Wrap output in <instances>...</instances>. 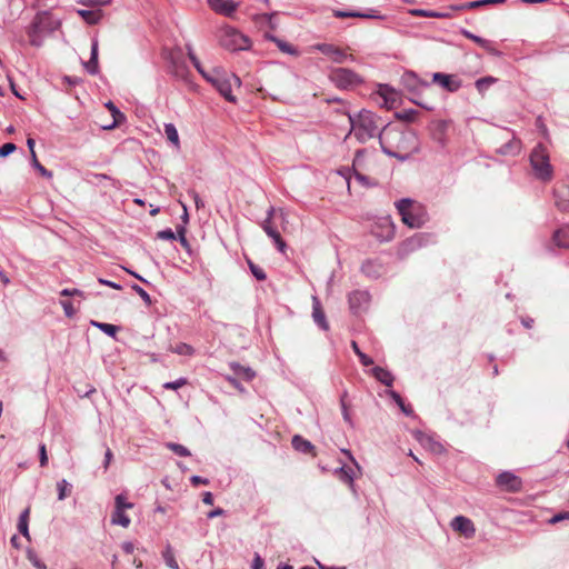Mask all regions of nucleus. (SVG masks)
I'll return each instance as SVG.
<instances>
[{"label":"nucleus","mask_w":569,"mask_h":569,"mask_svg":"<svg viewBox=\"0 0 569 569\" xmlns=\"http://www.w3.org/2000/svg\"><path fill=\"white\" fill-rule=\"evenodd\" d=\"M495 82H497V79L488 76V77L478 79L475 84L479 92H483Z\"/></svg>","instance_id":"49530a36"},{"label":"nucleus","mask_w":569,"mask_h":569,"mask_svg":"<svg viewBox=\"0 0 569 569\" xmlns=\"http://www.w3.org/2000/svg\"><path fill=\"white\" fill-rule=\"evenodd\" d=\"M351 347L355 353L358 356L359 361L361 362L362 366L368 367L373 363V360L360 350L356 341L351 342Z\"/></svg>","instance_id":"c03bdc74"},{"label":"nucleus","mask_w":569,"mask_h":569,"mask_svg":"<svg viewBox=\"0 0 569 569\" xmlns=\"http://www.w3.org/2000/svg\"><path fill=\"white\" fill-rule=\"evenodd\" d=\"M460 33L463 37H466L467 39H470L473 42H476L478 46H480L482 49H485L488 53H490V54H492L495 57H500L501 56V52L499 50H497L496 48H493L492 42L490 40L481 38V37L470 32L469 30H467L465 28H462L460 30Z\"/></svg>","instance_id":"4be33fe9"},{"label":"nucleus","mask_w":569,"mask_h":569,"mask_svg":"<svg viewBox=\"0 0 569 569\" xmlns=\"http://www.w3.org/2000/svg\"><path fill=\"white\" fill-rule=\"evenodd\" d=\"M178 240L183 247H189V242L186 238V228L180 226L177 228Z\"/></svg>","instance_id":"13d9d810"},{"label":"nucleus","mask_w":569,"mask_h":569,"mask_svg":"<svg viewBox=\"0 0 569 569\" xmlns=\"http://www.w3.org/2000/svg\"><path fill=\"white\" fill-rule=\"evenodd\" d=\"M412 13L415 16L426 17V18L443 19V18H449L450 17V14L448 12L430 11V10H425V9H416V10L412 11Z\"/></svg>","instance_id":"58836bf2"},{"label":"nucleus","mask_w":569,"mask_h":569,"mask_svg":"<svg viewBox=\"0 0 569 569\" xmlns=\"http://www.w3.org/2000/svg\"><path fill=\"white\" fill-rule=\"evenodd\" d=\"M57 490H58V499L64 500L68 495L71 492V485L66 480L61 479L57 482Z\"/></svg>","instance_id":"37998d69"},{"label":"nucleus","mask_w":569,"mask_h":569,"mask_svg":"<svg viewBox=\"0 0 569 569\" xmlns=\"http://www.w3.org/2000/svg\"><path fill=\"white\" fill-rule=\"evenodd\" d=\"M530 166L535 177L542 181L548 182L553 177V168L550 163L549 152L542 143H538L529 157Z\"/></svg>","instance_id":"7ed1b4c3"},{"label":"nucleus","mask_w":569,"mask_h":569,"mask_svg":"<svg viewBox=\"0 0 569 569\" xmlns=\"http://www.w3.org/2000/svg\"><path fill=\"white\" fill-rule=\"evenodd\" d=\"M30 44L33 47H40L44 38L43 17L37 14L30 26L27 29Z\"/></svg>","instance_id":"9d476101"},{"label":"nucleus","mask_w":569,"mask_h":569,"mask_svg":"<svg viewBox=\"0 0 569 569\" xmlns=\"http://www.w3.org/2000/svg\"><path fill=\"white\" fill-rule=\"evenodd\" d=\"M565 519H569V511H565V512H559L557 515H555L550 520L549 522L550 523H557V522H560Z\"/></svg>","instance_id":"0e129e2a"},{"label":"nucleus","mask_w":569,"mask_h":569,"mask_svg":"<svg viewBox=\"0 0 569 569\" xmlns=\"http://www.w3.org/2000/svg\"><path fill=\"white\" fill-rule=\"evenodd\" d=\"M520 151V141L512 138L497 149V152L502 156H515Z\"/></svg>","instance_id":"2f4dec72"},{"label":"nucleus","mask_w":569,"mask_h":569,"mask_svg":"<svg viewBox=\"0 0 569 569\" xmlns=\"http://www.w3.org/2000/svg\"><path fill=\"white\" fill-rule=\"evenodd\" d=\"M124 511L126 509L114 508L111 515V523L128 528L131 523V519Z\"/></svg>","instance_id":"7c9ffc66"},{"label":"nucleus","mask_w":569,"mask_h":569,"mask_svg":"<svg viewBox=\"0 0 569 569\" xmlns=\"http://www.w3.org/2000/svg\"><path fill=\"white\" fill-rule=\"evenodd\" d=\"M560 193L559 191H555V198H556V204L560 210H569V202H565L560 200Z\"/></svg>","instance_id":"e2e57ef3"},{"label":"nucleus","mask_w":569,"mask_h":569,"mask_svg":"<svg viewBox=\"0 0 569 569\" xmlns=\"http://www.w3.org/2000/svg\"><path fill=\"white\" fill-rule=\"evenodd\" d=\"M231 369L236 376L241 377L247 381L252 380L256 376L254 371L250 367H244L237 362L231 363Z\"/></svg>","instance_id":"f704fd0d"},{"label":"nucleus","mask_w":569,"mask_h":569,"mask_svg":"<svg viewBox=\"0 0 569 569\" xmlns=\"http://www.w3.org/2000/svg\"><path fill=\"white\" fill-rule=\"evenodd\" d=\"M157 237L162 240H176L177 239L176 233L170 228L159 231L157 233Z\"/></svg>","instance_id":"5fc2aeb1"},{"label":"nucleus","mask_w":569,"mask_h":569,"mask_svg":"<svg viewBox=\"0 0 569 569\" xmlns=\"http://www.w3.org/2000/svg\"><path fill=\"white\" fill-rule=\"evenodd\" d=\"M211 83L219 93L229 102H236L237 98L232 94V87H240L241 80L234 73H228L226 70L221 68H216L212 70V77L208 81Z\"/></svg>","instance_id":"20e7f679"},{"label":"nucleus","mask_w":569,"mask_h":569,"mask_svg":"<svg viewBox=\"0 0 569 569\" xmlns=\"http://www.w3.org/2000/svg\"><path fill=\"white\" fill-rule=\"evenodd\" d=\"M189 196L193 199L197 209L204 207V202L202 201L198 192H196L194 190H190Z\"/></svg>","instance_id":"680f3d73"},{"label":"nucleus","mask_w":569,"mask_h":569,"mask_svg":"<svg viewBox=\"0 0 569 569\" xmlns=\"http://www.w3.org/2000/svg\"><path fill=\"white\" fill-rule=\"evenodd\" d=\"M340 407H341L342 418H343L345 422H347L350 427H353V421L349 413L347 402H343V400H342Z\"/></svg>","instance_id":"6e6d98bb"},{"label":"nucleus","mask_w":569,"mask_h":569,"mask_svg":"<svg viewBox=\"0 0 569 569\" xmlns=\"http://www.w3.org/2000/svg\"><path fill=\"white\" fill-rule=\"evenodd\" d=\"M432 241V234L426 232H419L413 234L412 237L406 239L399 248V253L401 256H407Z\"/></svg>","instance_id":"0eeeda50"},{"label":"nucleus","mask_w":569,"mask_h":569,"mask_svg":"<svg viewBox=\"0 0 569 569\" xmlns=\"http://www.w3.org/2000/svg\"><path fill=\"white\" fill-rule=\"evenodd\" d=\"M18 531L26 537L28 540L30 539L29 535V522H18L17 525Z\"/></svg>","instance_id":"052dcab7"},{"label":"nucleus","mask_w":569,"mask_h":569,"mask_svg":"<svg viewBox=\"0 0 569 569\" xmlns=\"http://www.w3.org/2000/svg\"><path fill=\"white\" fill-rule=\"evenodd\" d=\"M332 13H333V17L340 18V19H345V18H362V19H378V20L386 19V17L383 14L379 13L375 9H369L367 12L356 11V10L347 11V10L336 9V10H333Z\"/></svg>","instance_id":"f3484780"},{"label":"nucleus","mask_w":569,"mask_h":569,"mask_svg":"<svg viewBox=\"0 0 569 569\" xmlns=\"http://www.w3.org/2000/svg\"><path fill=\"white\" fill-rule=\"evenodd\" d=\"M432 81L448 92H457L462 87L461 80L455 74L435 72L432 74Z\"/></svg>","instance_id":"f8f14e48"},{"label":"nucleus","mask_w":569,"mask_h":569,"mask_svg":"<svg viewBox=\"0 0 569 569\" xmlns=\"http://www.w3.org/2000/svg\"><path fill=\"white\" fill-rule=\"evenodd\" d=\"M78 14L88 24H97L102 18V11L100 9H97V10L80 9V10H78Z\"/></svg>","instance_id":"473e14b6"},{"label":"nucleus","mask_w":569,"mask_h":569,"mask_svg":"<svg viewBox=\"0 0 569 569\" xmlns=\"http://www.w3.org/2000/svg\"><path fill=\"white\" fill-rule=\"evenodd\" d=\"M387 393L389 397L397 403V406L400 408V410L406 415L407 417L413 416V410L410 405H406L400 393H398L395 390H388Z\"/></svg>","instance_id":"72a5a7b5"},{"label":"nucleus","mask_w":569,"mask_h":569,"mask_svg":"<svg viewBox=\"0 0 569 569\" xmlns=\"http://www.w3.org/2000/svg\"><path fill=\"white\" fill-rule=\"evenodd\" d=\"M61 296L63 297H69V296H79V297H82L83 296V292L79 289H63L61 290L60 292Z\"/></svg>","instance_id":"338daca9"},{"label":"nucleus","mask_w":569,"mask_h":569,"mask_svg":"<svg viewBox=\"0 0 569 569\" xmlns=\"http://www.w3.org/2000/svg\"><path fill=\"white\" fill-rule=\"evenodd\" d=\"M292 448L302 453H309L313 450V445L299 435H295L291 440Z\"/></svg>","instance_id":"c85d7f7f"},{"label":"nucleus","mask_w":569,"mask_h":569,"mask_svg":"<svg viewBox=\"0 0 569 569\" xmlns=\"http://www.w3.org/2000/svg\"><path fill=\"white\" fill-rule=\"evenodd\" d=\"M450 526L452 530L461 533L467 539H470L476 535V527L468 517L456 516L452 518Z\"/></svg>","instance_id":"2eb2a0df"},{"label":"nucleus","mask_w":569,"mask_h":569,"mask_svg":"<svg viewBox=\"0 0 569 569\" xmlns=\"http://www.w3.org/2000/svg\"><path fill=\"white\" fill-rule=\"evenodd\" d=\"M361 272L369 279H378L385 273V267L378 260H366L361 264Z\"/></svg>","instance_id":"5701e85b"},{"label":"nucleus","mask_w":569,"mask_h":569,"mask_svg":"<svg viewBox=\"0 0 569 569\" xmlns=\"http://www.w3.org/2000/svg\"><path fill=\"white\" fill-rule=\"evenodd\" d=\"M418 116V111L416 109H405L395 113V117L398 120L405 122H413Z\"/></svg>","instance_id":"ea45409f"},{"label":"nucleus","mask_w":569,"mask_h":569,"mask_svg":"<svg viewBox=\"0 0 569 569\" xmlns=\"http://www.w3.org/2000/svg\"><path fill=\"white\" fill-rule=\"evenodd\" d=\"M264 565L263 559L259 553H254L253 560H252V569H262Z\"/></svg>","instance_id":"774afa93"},{"label":"nucleus","mask_w":569,"mask_h":569,"mask_svg":"<svg viewBox=\"0 0 569 569\" xmlns=\"http://www.w3.org/2000/svg\"><path fill=\"white\" fill-rule=\"evenodd\" d=\"M312 318L315 323L322 330L327 331L329 329V323L326 319V315L320 306V302L317 298H313V307H312Z\"/></svg>","instance_id":"a878e982"},{"label":"nucleus","mask_w":569,"mask_h":569,"mask_svg":"<svg viewBox=\"0 0 569 569\" xmlns=\"http://www.w3.org/2000/svg\"><path fill=\"white\" fill-rule=\"evenodd\" d=\"M496 481L499 487L509 492H518L522 487L521 479L510 471L500 472Z\"/></svg>","instance_id":"dca6fc26"},{"label":"nucleus","mask_w":569,"mask_h":569,"mask_svg":"<svg viewBox=\"0 0 569 569\" xmlns=\"http://www.w3.org/2000/svg\"><path fill=\"white\" fill-rule=\"evenodd\" d=\"M227 380L230 382V385L232 387H234L240 392H244L246 391L244 387L242 386V383L237 378L230 376V377H227Z\"/></svg>","instance_id":"69168bd1"},{"label":"nucleus","mask_w":569,"mask_h":569,"mask_svg":"<svg viewBox=\"0 0 569 569\" xmlns=\"http://www.w3.org/2000/svg\"><path fill=\"white\" fill-rule=\"evenodd\" d=\"M164 134L168 141H170L174 148H180L179 133L173 123H164Z\"/></svg>","instance_id":"c9c22d12"},{"label":"nucleus","mask_w":569,"mask_h":569,"mask_svg":"<svg viewBox=\"0 0 569 569\" xmlns=\"http://www.w3.org/2000/svg\"><path fill=\"white\" fill-rule=\"evenodd\" d=\"M114 508L118 509H131L133 508V503L128 502L124 495H117L114 498Z\"/></svg>","instance_id":"8fccbe9b"},{"label":"nucleus","mask_w":569,"mask_h":569,"mask_svg":"<svg viewBox=\"0 0 569 569\" xmlns=\"http://www.w3.org/2000/svg\"><path fill=\"white\" fill-rule=\"evenodd\" d=\"M171 351L177 355L189 356V357L193 356V353H194L193 347L188 343H184V342L178 343L174 348L171 349Z\"/></svg>","instance_id":"a18cd8bd"},{"label":"nucleus","mask_w":569,"mask_h":569,"mask_svg":"<svg viewBox=\"0 0 569 569\" xmlns=\"http://www.w3.org/2000/svg\"><path fill=\"white\" fill-rule=\"evenodd\" d=\"M162 559L170 569H180L170 545H167L164 550L162 551Z\"/></svg>","instance_id":"4c0bfd02"},{"label":"nucleus","mask_w":569,"mask_h":569,"mask_svg":"<svg viewBox=\"0 0 569 569\" xmlns=\"http://www.w3.org/2000/svg\"><path fill=\"white\" fill-rule=\"evenodd\" d=\"M348 302L353 315H361L369 308L370 293L367 290H355L349 293Z\"/></svg>","instance_id":"6e6552de"},{"label":"nucleus","mask_w":569,"mask_h":569,"mask_svg":"<svg viewBox=\"0 0 569 569\" xmlns=\"http://www.w3.org/2000/svg\"><path fill=\"white\" fill-rule=\"evenodd\" d=\"M187 383H188L187 378L181 377V378H179V379H177L174 381L166 382L163 385V388L164 389H169V390H177V389L186 386Z\"/></svg>","instance_id":"603ef678"},{"label":"nucleus","mask_w":569,"mask_h":569,"mask_svg":"<svg viewBox=\"0 0 569 569\" xmlns=\"http://www.w3.org/2000/svg\"><path fill=\"white\" fill-rule=\"evenodd\" d=\"M17 149V146L13 142H7L2 146H0V158L8 157L12 152H14Z\"/></svg>","instance_id":"864d4df0"},{"label":"nucleus","mask_w":569,"mask_h":569,"mask_svg":"<svg viewBox=\"0 0 569 569\" xmlns=\"http://www.w3.org/2000/svg\"><path fill=\"white\" fill-rule=\"evenodd\" d=\"M106 107L111 112V114L113 117V121L111 124L104 126L103 129H106V130L113 129L126 120L124 114L114 106L113 102H111V101L107 102Z\"/></svg>","instance_id":"c756f323"},{"label":"nucleus","mask_w":569,"mask_h":569,"mask_svg":"<svg viewBox=\"0 0 569 569\" xmlns=\"http://www.w3.org/2000/svg\"><path fill=\"white\" fill-rule=\"evenodd\" d=\"M371 373L382 385L387 387H391L393 385L395 377L389 370L377 366L372 368Z\"/></svg>","instance_id":"bb28decb"},{"label":"nucleus","mask_w":569,"mask_h":569,"mask_svg":"<svg viewBox=\"0 0 569 569\" xmlns=\"http://www.w3.org/2000/svg\"><path fill=\"white\" fill-rule=\"evenodd\" d=\"M274 212V208L270 207L267 211V218L263 220L261 227L263 231L273 240L277 249L280 252H284L287 244L281 238L279 231L272 226L271 219Z\"/></svg>","instance_id":"1a4fd4ad"},{"label":"nucleus","mask_w":569,"mask_h":569,"mask_svg":"<svg viewBox=\"0 0 569 569\" xmlns=\"http://www.w3.org/2000/svg\"><path fill=\"white\" fill-rule=\"evenodd\" d=\"M131 289L140 296V298L146 302V305H151V297L142 287H140L137 283H133L131 286Z\"/></svg>","instance_id":"3c124183"},{"label":"nucleus","mask_w":569,"mask_h":569,"mask_svg":"<svg viewBox=\"0 0 569 569\" xmlns=\"http://www.w3.org/2000/svg\"><path fill=\"white\" fill-rule=\"evenodd\" d=\"M395 204L401 217V221L411 229H419L429 220L426 208L410 198H402Z\"/></svg>","instance_id":"f03ea898"},{"label":"nucleus","mask_w":569,"mask_h":569,"mask_svg":"<svg viewBox=\"0 0 569 569\" xmlns=\"http://www.w3.org/2000/svg\"><path fill=\"white\" fill-rule=\"evenodd\" d=\"M39 461L41 467H44L48 463L47 448L44 443L39 445Z\"/></svg>","instance_id":"4d7b16f0"},{"label":"nucleus","mask_w":569,"mask_h":569,"mask_svg":"<svg viewBox=\"0 0 569 569\" xmlns=\"http://www.w3.org/2000/svg\"><path fill=\"white\" fill-rule=\"evenodd\" d=\"M90 323H91V326L98 328L100 331H102L103 333H106L107 336H109L111 338H116V335L119 331V327L116 325L99 322L96 320H91Z\"/></svg>","instance_id":"e433bc0d"},{"label":"nucleus","mask_w":569,"mask_h":569,"mask_svg":"<svg viewBox=\"0 0 569 569\" xmlns=\"http://www.w3.org/2000/svg\"><path fill=\"white\" fill-rule=\"evenodd\" d=\"M335 475L339 477V479L346 483H348L351 491L357 495L356 486H355V471L352 468L347 466H341L335 469Z\"/></svg>","instance_id":"393cba45"},{"label":"nucleus","mask_w":569,"mask_h":569,"mask_svg":"<svg viewBox=\"0 0 569 569\" xmlns=\"http://www.w3.org/2000/svg\"><path fill=\"white\" fill-rule=\"evenodd\" d=\"M166 448H168L169 450H171L173 453H176L177 456L179 457H189L191 456V452L190 450L180 445V443H176V442H166Z\"/></svg>","instance_id":"a19ab883"},{"label":"nucleus","mask_w":569,"mask_h":569,"mask_svg":"<svg viewBox=\"0 0 569 569\" xmlns=\"http://www.w3.org/2000/svg\"><path fill=\"white\" fill-rule=\"evenodd\" d=\"M351 131L355 138L365 143L375 137H381L380 126L386 128L381 119L370 110L362 109L358 112L348 113Z\"/></svg>","instance_id":"f257e3e1"},{"label":"nucleus","mask_w":569,"mask_h":569,"mask_svg":"<svg viewBox=\"0 0 569 569\" xmlns=\"http://www.w3.org/2000/svg\"><path fill=\"white\" fill-rule=\"evenodd\" d=\"M315 49L330 58L336 63H343L348 59H352V56L331 43H317Z\"/></svg>","instance_id":"9b49d317"},{"label":"nucleus","mask_w":569,"mask_h":569,"mask_svg":"<svg viewBox=\"0 0 569 569\" xmlns=\"http://www.w3.org/2000/svg\"><path fill=\"white\" fill-rule=\"evenodd\" d=\"M272 42H274L277 44V47L279 48V50L281 52H284V53H288L291 56L298 54V50L295 47H292L290 43L283 41L277 37H272Z\"/></svg>","instance_id":"79ce46f5"},{"label":"nucleus","mask_w":569,"mask_h":569,"mask_svg":"<svg viewBox=\"0 0 569 569\" xmlns=\"http://www.w3.org/2000/svg\"><path fill=\"white\" fill-rule=\"evenodd\" d=\"M553 241L559 248H569V224L562 226L553 232Z\"/></svg>","instance_id":"cd10ccee"},{"label":"nucleus","mask_w":569,"mask_h":569,"mask_svg":"<svg viewBox=\"0 0 569 569\" xmlns=\"http://www.w3.org/2000/svg\"><path fill=\"white\" fill-rule=\"evenodd\" d=\"M401 84L411 93L416 94L421 87H428L429 84L421 81L418 76L412 71H406L400 78Z\"/></svg>","instance_id":"a211bd4d"},{"label":"nucleus","mask_w":569,"mask_h":569,"mask_svg":"<svg viewBox=\"0 0 569 569\" xmlns=\"http://www.w3.org/2000/svg\"><path fill=\"white\" fill-rule=\"evenodd\" d=\"M378 93L388 109L395 108L400 99L399 92L389 84H380Z\"/></svg>","instance_id":"aec40b11"},{"label":"nucleus","mask_w":569,"mask_h":569,"mask_svg":"<svg viewBox=\"0 0 569 569\" xmlns=\"http://www.w3.org/2000/svg\"><path fill=\"white\" fill-rule=\"evenodd\" d=\"M248 266H249V269H250L252 276L257 280L263 281V280L267 279V274H266L264 270L261 267L257 266L252 261H248Z\"/></svg>","instance_id":"09e8293b"},{"label":"nucleus","mask_w":569,"mask_h":569,"mask_svg":"<svg viewBox=\"0 0 569 569\" xmlns=\"http://www.w3.org/2000/svg\"><path fill=\"white\" fill-rule=\"evenodd\" d=\"M210 8L226 17H231L238 8V2L233 0H209Z\"/></svg>","instance_id":"412c9836"},{"label":"nucleus","mask_w":569,"mask_h":569,"mask_svg":"<svg viewBox=\"0 0 569 569\" xmlns=\"http://www.w3.org/2000/svg\"><path fill=\"white\" fill-rule=\"evenodd\" d=\"M99 41L97 37L91 39V48H90V59L87 62H83V67L89 74H98L99 73Z\"/></svg>","instance_id":"6ab92c4d"},{"label":"nucleus","mask_w":569,"mask_h":569,"mask_svg":"<svg viewBox=\"0 0 569 569\" xmlns=\"http://www.w3.org/2000/svg\"><path fill=\"white\" fill-rule=\"evenodd\" d=\"M451 126L450 120H433L430 122V134L431 138L438 142L441 147L446 146L447 142V131L449 127Z\"/></svg>","instance_id":"4468645a"},{"label":"nucleus","mask_w":569,"mask_h":569,"mask_svg":"<svg viewBox=\"0 0 569 569\" xmlns=\"http://www.w3.org/2000/svg\"><path fill=\"white\" fill-rule=\"evenodd\" d=\"M221 44L232 51L247 50L250 48L251 42L247 36L237 30H227L224 37L221 39Z\"/></svg>","instance_id":"423d86ee"},{"label":"nucleus","mask_w":569,"mask_h":569,"mask_svg":"<svg viewBox=\"0 0 569 569\" xmlns=\"http://www.w3.org/2000/svg\"><path fill=\"white\" fill-rule=\"evenodd\" d=\"M506 0H475V1H469V2H463V3H458V4H451L450 9L455 10V11H467V10L478 9V8H481L485 6L500 4V3H503Z\"/></svg>","instance_id":"b1692460"},{"label":"nucleus","mask_w":569,"mask_h":569,"mask_svg":"<svg viewBox=\"0 0 569 569\" xmlns=\"http://www.w3.org/2000/svg\"><path fill=\"white\" fill-rule=\"evenodd\" d=\"M61 306H62L64 315L67 317L71 318L72 316H74L76 309L73 308V306L70 301H67V300L61 301Z\"/></svg>","instance_id":"bf43d9fd"},{"label":"nucleus","mask_w":569,"mask_h":569,"mask_svg":"<svg viewBox=\"0 0 569 569\" xmlns=\"http://www.w3.org/2000/svg\"><path fill=\"white\" fill-rule=\"evenodd\" d=\"M167 60L169 62L170 72L176 78L186 79L189 70L184 59L182 58L181 52H170L169 56L167 57Z\"/></svg>","instance_id":"ddd939ff"},{"label":"nucleus","mask_w":569,"mask_h":569,"mask_svg":"<svg viewBox=\"0 0 569 569\" xmlns=\"http://www.w3.org/2000/svg\"><path fill=\"white\" fill-rule=\"evenodd\" d=\"M31 166L44 178H52V172L48 169H46L37 159V154L33 153V157H31Z\"/></svg>","instance_id":"de8ad7c7"},{"label":"nucleus","mask_w":569,"mask_h":569,"mask_svg":"<svg viewBox=\"0 0 569 569\" xmlns=\"http://www.w3.org/2000/svg\"><path fill=\"white\" fill-rule=\"evenodd\" d=\"M332 83L340 89H349L362 83V78L347 68H336L329 76Z\"/></svg>","instance_id":"39448f33"}]
</instances>
